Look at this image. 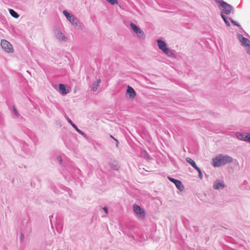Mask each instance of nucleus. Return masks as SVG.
<instances>
[{"instance_id":"f8f14e48","label":"nucleus","mask_w":250,"mask_h":250,"mask_svg":"<svg viewBox=\"0 0 250 250\" xmlns=\"http://www.w3.org/2000/svg\"><path fill=\"white\" fill-rule=\"evenodd\" d=\"M186 161L195 169L199 167L196 165L195 162L191 158L187 157L186 158Z\"/></svg>"},{"instance_id":"4be33fe9","label":"nucleus","mask_w":250,"mask_h":250,"mask_svg":"<svg viewBox=\"0 0 250 250\" xmlns=\"http://www.w3.org/2000/svg\"><path fill=\"white\" fill-rule=\"evenodd\" d=\"M106 0L112 5L117 4L118 3L117 0Z\"/></svg>"},{"instance_id":"bb28decb","label":"nucleus","mask_w":250,"mask_h":250,"mask_svg":"<svg viewBox=\"0 0 250 250\" xmlns=\"http://www.w3.org/2000/svg\"><path fill=\"white\" fill-rule=\"evenodd\" d=\"M62 38L63 40H65L66 38L64 35H62Z\"/></svg>"},{"instance_id":"ddd939ff","label":"nucleus","mask_w":250,"mask_h":250,"mask_svg":"<svg viewBox=\"0 0 250 250\" xmlns=\"http://www.w3.org/2000/svg\"><path fill=\"white\" fill-rule=\"evenodd\" d=\"M59 88L60 93L62 95L66 94L69 92V91L66 90L65 85L63 84H60Z\"/></svg>"},{"instance_id":"39448f33","label":"nucleus","mask_w":250,"mask_h":250,"mask_svg":"<svg viewBox=\"0 0 250 250\" xmlns=\"http://www.w3.org/2000/svg\"><path fill=\"white\" fill-rule=\"evenodd\" d=\"M130 27L134 33L137 35L138 37L141 39H144L145 38V35L143 31L139 28L137 25L133 23H130Z\"/></svg>"},{"instance_id":"412c9836","label":"nucleus","mask_w":250,"mask_h":250,"mask_svg":"<svg viewBox=\"0 0 250 250\" xmlns=\"http://www.w3.org/2000/svg\"><path fill=\"white\" fill-rule=\"evenodd\" d=\"M196 170L199 173V178L201 179H202L203 178V174H202V171H201V169L199 167H198L197 169H196Z\"/></svg>"},{"instance_id":"f3484780","label":"nucleus","mask_w":250,"mask_h":250,"mask_svg":"<svg viewBox=\"0 0 250 250\" xmlns=\"http://www.w3.org/2000/svg\"><path fill=\"white\" fill-rule=\"evenodd\" d=\"M9 13L11 15L15 18H18L19 17L18 14L13 9H9Z\"/></svg>"},{"instance_id":"6ab92c4d","label":"nucleus","mask_w":250,"mask_h":250,"mask_svg":"<svg viewBox=\"0 0 250 250\" xmlns=\"http://www.w3.org/2000/svg\"><path fill=\"white\" fill-rule=\"evenodd\" d=\"M63 13L64 15V16L66 17V18L69 20L71 17L72 16L69 13H68L66 11L63 10Z\"/></svg>"},{"instance_id":"dca6fc26","label":"nucleus","mask_w":250,"mask_h":250,"mask_svg":"<svg viewBox=\"0 0 250 250\" xmlns=\"http://www.w3.org/2000/svg\"><path fill=\"white\" fill-rule=\"evenodd\" d=\"M221 16L223 20H224V22H225L226 25L228 27H229L230 26V24L228 21V18L223 14H221Z\"/></svg>"},{"instance_id":"cd10ccee","label":"nucleus","mask_w":250,"mask_h":250,"mask_svg":"<svg viewBox=\"0 0 250 250\" xmlns=\"http://www.w3.org/2000/svg\"><path fill=\"white\" fill-rule=\"evenodd\" d=\"M110 137L111 138L113 139L114 140H115V141H117V140H116V139H115L113 137V136H112V135H110Z\"/></svg>"},{"instance_id":"9b49d317","label":"nucleus","mask_w":250,"mask_h":250,"mask_svg":"<svg viewBox=\"0 0 250 250\" xmlns=\"http://www.w3.org/2000/svg\"><path fill=\"white\" fill-rule=\"evenodd\" d=\"M238 38L241 42V45L243 46H249L250 45V41L247 38L244 37L241 34L238 35Z\"/></svg>"},{"instance_id":"a878e982","label":"nucleus","mask_w":250,"mask_h":250,"mask_svg":"<svg viewBox=\"0 0 250 250\" xmlns=\"http://www.w3.org/2000/svg\"><path fill=\"white\" fill-rule=\"evenodd\" d=\"M103 209H104V211H105V212L106 213H107V212H108L107 208L106 207H104V208H103Z\"/></svg>"},{"instance_id":"7ed1b4c3","label":"nucleus","mask_w":250,"mask_h":250,"mask_svg":"<svg viewBox=\"0 0 250 250\" xmlns=\"http://www.w3.org/2000/svg\"><path fill=\"white\" fill-rule=\"evenodd\" d=\"M215 2L219 4L218 7L221 10V14L229 15L234 8L232 5L223 0H215Z\"/></svg>"},{"instance_id":"f03ea898","label":"nucleus","mask_w":250,"mask_h":250,"mask_svg":"<svg viewBox=\"0 0 250 250\" xmlns=\"http://www.w3.org/2000/svg\"><path fill=\"white\" fill-rule=\"evenodd\" d=\"M157 46L158 48L167 57L175 58L176 55L173 51L170 50L167 45V43L161 39H157Z\"/></svg>"},{"instance_id":"9d476101","label":"nucleus","mask_w":250,"mask_h":250,"mask_svg":"<svg viewBox=\"0 0 250 250\" xmlns=\"http://www.w3.org/2000/svg\"><path fill=\"white\" fill-rule=\"evenodd\" d=\"M225 187L224 182L219 179H216L213 185V188L217 190L223 189Z\"/></svg>"},{"instance_id":"20e7f679","label":"nucleus","mask_w":250,"mask_h":250,"mask_svg":"<svg viewBox=\"0 0 250 250\" xmlns=\"http://www.w3.org/2000/svg\"><path fill=\"white\" fill-rule=\"evenodd\" d=\"M133 209L136 216L141 219L144 220L146 216V212L144 208H141L136 204L133 205Z\"/></svg>"},{"instance_id":"393cba45","label":"nucleus","mask_w":250,"mask_h":250,"mask_svg":"<svg viewBox=\"0 0 250 250\" xmlns=\"http://www.w3.org/2000/svg\"><path fill=\"white\" fill-rule=\"evenodd\" d=\"M247 48L246 49V51H247V53L250 55V45H249V46H247Z\"/></svg>"},{"instance_id":"5701e85b","label":"nucleus","mask_w":250,"mask_h":250,"mask_svg":"<svg viewBox=\"0 0 250 250\" xmlns=\"http://www.w3.org/2000/svg\"><path fill=\"white\" fill-rule=\"evenodd\" d=\"M13 111H14L15 114L17 116H19V113H18V110H17V109L16 108V107L14 106H13Z\"/></svg>"},{"instance_id":"f257e3e1","label":"nucleus","mask_w":250,"mask_h":250,"mask_svg":"<svg viewBox=\"0 0 250 250\" xmlns=\"http://www.w3.org/2000/svg\"><path fill=\"white\" fill-rule=\"evenodd\" d=\"M232 161L233 158L231 157L221 154L212 159V165L214 167H219L230 163Z\"/></svg>"},{"instance_id":"aec40b11","label":"nucleus","mask_w":250,"mask_h":250,"mask_svg":"<svg viewBox=\"0 0 250 250\" xmlns=\"http://www.w3.org/2000/svg\"><path fill=\"white\" fill-rule=\"evenodd\" d=\"M229 20L231 21V22L234 24V25H236L237 26V27H238L239 28H241V25L236 21H234L233 20H232V19L231 18H229Z\"/></svg>"},{"instance_id":"4468645a","label":"nucleus","mask_w":250,"mask_h":250,"mask_svg":"<svg viewBox=\"0 0 250 250\" xmlns=\"http://www.w3.org/2000/svg\"><path fill=\"white\" fill-rule=\"evenodd\" d=\"M69 21L71 22L72 24L74 25L78 26L79 25V23L77 20L73 16L69 20Z\"/></svg>"},{"instance_id":"6e6552de","label":"nucleus","mask_w":250,"mask_h":250,"mask_svg":"<svg viewBox=\"0 0 250 250\" xmlns=\"http://www.w3.org/2000/svg\"><path fill=\"white\" fill-rule=\"evenodd\" d=\"M235 136L238 139L250 143V133L238 132L235 133Z\"/></svg>"},{"instance_id":"423d86ee","label":"nucleus","mask_w":250,"mask_h":250,"mask_svg":"<svg viewBox=\"0 0 250 250\" xmlns=\"http://www.w3.org/2000/svg\"><path fill=\"white\" fill-rule=\"evenodd\" d=\"M136 96L134 89L130 86L127 85L126 91V98L129 101H133Z\"/></svg>"},{"instance_id":"b1692460","label":"nucleus","mask_w":250,"mask_h":250,"mask_svg":"<svg viewBox=\"0 0 250 250\" xmlns=\"http://www.w3.org/2000/svg\"><path fill=\"white\" fill-rule=\"evenodd\" d=\"M247 48L246 49V51H247V53L250 55V45H249V46H247Z\"/></svg>"},{"instance_id":"c85d7f7f","label":"nucleus","mask_w":250,"mask_h":250,"mask_svg":"<svg viewBox=\"0 0 250 250\" xmlns=\"http://www.w3.org/2000/svg\"><path fill=\"white\" fill-rule=\"evenodd\" d=\"M215 1V0H214Z\"/></svg>"},{"instance_id":"a211bd4d","label":"nucleus","mask_w":250,"mask_h":250,"mask_svg":"<svg viewBox=\"0 0 250 250\" xmlns=\"http://www.w3.org/2000/svg\"><path fill=\"white\" fill-rule=\"evenodd\" d=\"M68 122L71 124V125H72V126L76 130V131L78 133H79L81 134H83L82 131L81 130H80V129H79L76 126V125L75 124H74L70 119H68Z\"/></svg>"},{"instance_id":"2eb2a0df","label":"nucleus","mask_w":250,"mask_h":250,"mask_svg":"<svg viewBox=\"0 0 250 250\" xmlns=\"http://www.w3.org/2000/svg\"><path fill=\"white\" fill-rule=\"evenodd\" d=\"M100 83H101V80L100 79L97 80L96 83H94L92 85V90L94 91H96L97 90L98 87H99Z\"/></svg>"},{"instance_id":"1a4fd4ad","label":"nucleus","mask_w":250,"mask_h":250,"mask_svg":"<svg viewBox=\"0 0 250 250\" xmlns=\"http://www.w3.org/2000/svg\"><path fill=\"white\" fill-rule=\"evenodd\" d=\"M167 178L170 182L175 184L176 187L178 190H179L180 191L184 190V186L181 181L169 176H168Z\"/></svg>"},{"instance_id":"0eeeda50","label":"nucleus","mask_w":250,"mask_h":250,"mask_svg":"<svg viewBox=\"0 0 250 250\" xmlns=\"http://www.w3.org/2000/svg\"><path fill=\"white\" fill-rule=\"evenodd\" d=\"M1 46L2 49L8 53H12L14 49L11 44L6 40H3L1 41Z\"/></svg>"}]
</instances>
